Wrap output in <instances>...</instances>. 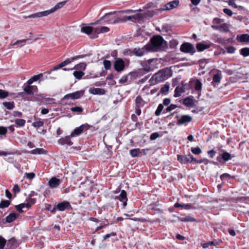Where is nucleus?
<instances>
[{"label": "nucleus", "mask_w": 249, "mask_h": 249, "mask_svg": "<svg viewBox=\"0 0 249 249\" xmlns=\"http://www.w3.org/2000/svg\"><path fill=\"white\" fill-rule=\"evenodd\" d=\"M9 95L8 92L0 89V99H4L6 98Z\"/></svg>", "instance_id": "42"}, {"label": "nucleus", "mask_w": 249, "mask_h": 249, "mask_svg": "<svg viewBox=\"0 0 249 249\" xmlns=\"http://www.w3.org/2000/svg\"><path fill=\"white\" fill-rule=\"evenodd\" d=\"M33 86H27L24 88V91L27 92L28 94H31L32 93L33 90Z\"/></svg>", "instance_id": "50"}, {"label": "nucleus", "mask_w": 249, "mask_h": 249, "mask_svg": "<svg viewBox=\"0 0 249 249\" xmlns=\"http://www.w3.org/2000/svg\"><path fill=\"white\" fill-rule=\"evenodd\" d=\"M169 88L170 85L166 84L161 88L160 92L162 94H166L169 91Z\"/></svg>", "instance_id": "33"}, {"label": "nucleus", "mask_w": 249, "mask_h": 249, "mask_svg": "<svg viewBox=\"0 0 249 249\" xmlns=\"http://www.w3.org/2000/svg\"><path fill=\"white\" fill-rule=\"evenodd\" d=\"M177 107V106H176V105L172 104L166 108V111L167 112H170V111L175 109Z\"/></svg>", "instance_id": "61"}, {"label": "nucleus", "mask_w": 249, "mask_h": 249, "mask_svg": "<svg viewBox=\"0 0 249 249\" xmlns=\"http://www.w3.org/2000/svg\"><path fill=\"white\" fill-rule=\"evenodd\" d=\"M189 159H190V163L194 162L195 163L200 164V163H201L203 162H205L206 164H207L209 162V160H208L205 159H202V160H197L191 154H189Z\"/></svg>", "instance_id": "20"}, {"label": "nucleus", "mask_w": 249, "mask_h": 249, "mask_svg": "<svg viewBox=\"0 0 249 249\" xmlns=\"http://www.w3.org/2000/svg\"><path fill=\"white\" fill-rule=\"evenodd\" d=\"M15 123L20 126H23L25 124V121L23 119H16Z\"/></svg>", "instance_id": "48"}, {"label": "nucleus", "mask_w": 249, "mask_h": 249, "mask_svg": "<svg viewBox=\"0 0 249 249\" xmlns=\"http://www.w3.org/2000/svg\"><path fill=\"white\" fill-rule=\"evenodd\" d=\"M71 110L73 112H81L83 111V109L80 107H75L71 108Z\"/></svg>", "instance_id": "53"}, {"label": "nucleus", "mask_w": 249, "mask_h": 249, "mask_svg": "<svg viewBox=\"0 0 249 249\" xmlns=\"http://www.w3.org/2000/svg\"><path fill=\"white\" fill-rule=\"evenodd\" d=\"M58 143L61 145L66 144L68 145H71L72 144V142L71 141L70 136H66L59 139Z\"/></svg>", "instance_id": "16"}, {"label": "nucleus", "mask_w": 249, "mask_h": 249, "mask_svg": "<svg viewBox=\"0 0 249 249\" xmlns=\"http://www.w3.org/2000/svg\"><path fill=\"white\" fill-rule=\"evenodd\" d=\"M69 99L74 100L73 96V95H72V93L65 95L64 96V97L63 98V100H68Z\"/></svg>", "instance_id": "55"}, {"label": "nucleus", "mask_w": 249, "mask_h": 249, "mask_svg": "<svg viewBox=\"0 0 249 249\" xmlns=\"http://www.w3.org/2000/svg\"><path fill=\"white\" fill-rule=\"evenodd\" d=\"M192 117L189 115H183L180 117V118L178 119L177 124L181 125L186 123L190 122L192 121Z\"/></svg>", "instance_id": "10"}, {"label": "nucleus", "mask_w": 249, "mask_h": 249, "mask_svg": "<svg viewBox=\"0 0 249 249\" xmlns=\"http://www.w3.org/2000/svg\"><path fill=\"white\" fill-rule=\"evenodd\" d=\"M212 28L214 30H219L221 32H227L229 31V26L225 23H223L219 26L212 25Z\"/></svg>", "instance_id": "9"}, {"label": "nucleus", "mask_w": 249, "mask_h": 249, "mask_svg": "<svg viewBox=\"0 0 249 249\" xmlns=\"http://www.w3.org/2000/svg\"><path fill=\"white\" fill-rule=\"evenodd\" d=\"M66 1L60 2L51 9L40 12L36 13L31 15V17L33 18H36L47 16L49 14H52L56 11V10L63 7L66 3Z\"/></svg>", "instance_id": "2"}, {"label": "nucleus", "mask_w": 249, "mask_h": 249, "mask_svg": "<svg viewBox=\"0 0 249 249\" xmlns=\"http://www.w3.org/2000/svg\"><path fill=\"white\" fill-rule=\"evenodd\" d=\"M130 154L132 157H136L142 154V151L139 148H135L130 150Z\"/></svg>", "instance_id": "27"}, {"label": "nucleus", "mask_w": 249, "mask_h": 249, "mask_svg": "<svg viewBox=\"0 0 249 249\" xmlns=\"http://www.w3.org/2000/svg\"><path fill=\"white\" fill-rule=\"evenodd\" d=\"M221 79V74L217 73L214 74L213 76V81L215 83H219L220 82Z\"/></svg>", "instance_id": "39"}, {"label": "nucleus", "mask_w": 249, "mask_h": 249, "mask_svg": "<svg viewBox=\"0 0 249 249\" xmlns=\"http://www.w3.org/2000/svg\"><path fill=\"white\" fill-rule=\"evenodd\" d=\"M124 17L125 19V22L126 21H131L134 22L140 20L142 18V15L140 13H136L131 16H124Z\"/></svg>", "instance_id": "5"}, {"label": "nucleus", "mask_w": 249, "mask_h": 249, "mask_svg": "<svg viewBox=\"0 0 249 249\" xmlns=\"http://www.w3.org/2000/svg\"><path fill=\"white\" fill-rule=\"evenodd\" d=\"M18 216V214L15 213H10L9 215L6 216V220L7 222L10 223L15 220L17 217Z\"/></svg>", "instance_id": "28"}, {"label": "nucleus", "mask_w": 249, "mask_h": 249, "mask_svg": "<svg viewBox=\"0 0 249 249\" xmlns=\"http://www.w3.org/2000/svg\"><path fill=\"white\" fill-rule=\"evenodd\" d=\"M70 206L69 203L67 201H63L58 203L56 205L57 209L60 211H64L67 207Z\"/></svg>", "instance_id": "22"}, {"label": "nucleus", "mask_w": 249, "mask_h": 249, "mask_svg": "<svg viewBox=\"0 0 249 249\" xmlns=\"http://www.w3.org/2000/svg\"><path fill=\"white\" fill-rule=\"evenodd\" d=\"M6 241L2 237L0 236V249H3L6 244Z\"/></svg>", "instance_id": "47"}, {"label": "nucleus", "mask_w": 249, "mask_h": 249, "mask_svg": "<svg viewBox=\"0 0 249 249\" xmlns=\"http://www.w3.org/2000/svg\"><path fill=\"white\" fill-rule=\"evenodd\" d=\"M179 4L178 0H173L167 3L164 6V7L161 9V11L169 10L176 8Z\"/></svg>", "instance_id": "7"}, {"label": "nucleus", "mask_w": 249, "mask_h": 249, "mask_svg": "<svg viewBox=\"0 0 249 249\" xmlns=\"http://www.w3.org/2000/svg\"><path fill=\"white\" fill-rule=\"evenodd\" d=\"M109 31V28L106 26H101L94 28V33L95 35L103 34Z\"/></svg>", "instance_id": "12"}, {"label": "nucleus", "mask_w": 249, "mask_h": 249, "mask_svg": "<svg viewBox=\"0 0 249 249\" xmlns=\"http://www.w3.org/2000/svg\"><path fill=\"white\" fill-rule=\"evenodd\" d=\"M180 50L182 52L185 53H194L196 52L194 46L188 42L183 43L180 46Z\"/></svg>", "instance_id": "3"}, {"label": "nucleus", "mask_w": 249, "mask_h": 249, "mask_svg": "<svg viewBox=\"0 0 249 249\" xmlns=\"http://www.w3.org/2000/svg\"><path fill=\"white\" fill-rule=\"evenodd\" d=\"M159 137V134L158 133H154L151 134L150 136V139L151 140H154Z\"/></svg>", "instance_id": "64"}, {"label": "nucleus", "mask_w": 249, "mask_h": 249, "mask_svg": "<svg viewBox=\"0 0 249 249\" xmlns=\"http://www.w3.org/2000/svg\"><path fill=\"white\" fill-rule=\"evenodd\" d=\"M146 47V46H145V47L142 48H135L133 50V54L138 56H142L143 55L147 52Z\"/></svg>", "instance_id": "11"}, {"label": "nucleus", "mask_w": 249, "mask_h": 249, "mask_svg": "<svg viewBox=\"0 0 249 249\" xmlns=\"http://www.w3.org/2000/svg\"><path fill=\"white\" fill-rule=\"evenodd\" d=\"M240 53L244 56L249 55V48H244L240 50Z\"/></svg>", "instance_id": "38"}, {"label": "nucleus", "mask_w": 249, "mask_h": 249, "mask_svg": "<svg viewBox=\"0 0 249 249\" xmlns=\"http://www.w3.org/2000/svg\"><path fill=\"white\" fill-rule=\"evenodd\" d=\"M120 22H125V19L124 17L119 18H117L114 20L113 22H112V23L115 24Z\"/></svg>", "instance_id": "57"}, {"label": "nucleus", "mask_w": 249, "mask_h": 249, "mask_svg": "<svg viewBox=\"0 0 249 249\" xmlns=\"http://www.w3.org/2000/svg\"><path fill=\"white\" fill-rule=\"evenodd\" d=\"M172 75V71L168 69H164L160 70L157 73H155L152 77V79L155 81L156 83H159L163 81Z\"/></svg>", "instance_id": "1"}, {"label": "nucleus", "mask_w": 249, "mask_h": 249, "mask_svg": "<svg viewBox=\"0 0 249 249\" xmlns=\"http://www.w3.org/2000/svg\"><path fill=\"white\" fill-rule=\"evenodd\" d=\"M27 39H21V40H18L17 41L15 42L14 43L11 44L12 45H16L17 44H21L20 46H23L24 44H25L26 42V41Z\"/></svg>", "instance_id": "49"}, {"label": "nucleus", "mask_w": 249, "mask_h": 249, "mask_svg": "<svg viewBox=\"0 0 249 249\" xmlns=\"http://www.w3.org/2000/svg\"><path fill=\"white\" fill-rule=\"evenodd\" d=\"M183 104L187 107H194L195 106L194 100L190 97L184 99L183 100Z\"/></svg>", "instance_id": "25"}, {"label": "nucleus", "mask_w": 249, "mask_h": 249, "mask_svg": "<svg viewBox=\"0 0 249 249\" xmlns=\"http://www.w3.org/2000/svg\"><path fill=\"white\" fill-rule=\"evenodd\" d=\"M227 51L229 53H232L235 51V48L232 46L228 47L227 48Z\"/></svg>", "instance_id": "62"}, {"label": "nucleus", "mask_w": 249, "mask_h": 249, "mask_svg": "<svg viewBox=\"0 0 249 249\" xmlns=\"http://www.w3.org/2000/svg\"><path fill=\"white\" fill-rule=\"evenodd\" d=\"M227 2L229 4V5L232 7L234 8H237L238 7L242 8V6H238L236 3H235V0H228L227 1Z\"/></svg>", "instance_id": "37"}, {"label": "nucleus", "mask_w": 249, "mask_h": 249, "mask_svg": "<svg viewBox=\"0 0 249 249\" xmlns=\"http://www.w3.org/2000/svg\"><path fill=\"white\" fill-rule=\"evenodd\" d=\"M43 103L44 104H53L54 103V100L51 98H45L43 100Z\"/></svg>", "instance_id": "43"}, {"label": "nucleus", "mask_w": 249, "mask_h": 249, "mask_svg": "<svg viewBox=\"0 0 249 249\" xmlns=\"http://www.w3.org/2000/svg\"><path fill=\"white\" fill-rule=\"evenodd\" d=\"M223 12L225 14L228 15L229 16H231L232 15V11L228 8H225L223 9Z\"/></svg>", "instance_id": "56"}, {"label": "nucleus", "mask_w": 249, "mask_h": 249, "mask_svg": "<svg viewBox=\"0 0 249 249\" xmlns=\"http://www.w3.org/2000/svg\"><path fill=\"white\" fill-rule=\"evenodd\" d=\"M179 220L182 222H193L195 221L196 219L192 217L186 216L184 217H180L179 218Z\"/></svg>", "instance_id": "34"}, {"label": "nucleus", "mask_w": 249, "mask_h": 249, "mask_svg": "<svg viewBox=\"0 0 249 249\" xmlns=\"http://www.w3.org/2000/svg\"><path fill=\"white\" fill-rule=\"evenodd\" d=\"M94 28L89 26H82L81 27V32L87 35H90L92 32L94 33Z\"/></svg>", "instance_id": "17"}, {"label": "nucleus", "mask_w": 249, "mask_h": 249, "mask_svg": "<svg viewBox=\"0 0 249 249\" xmlns=\"http://www.w3.org/2000/svg\"><path fill=\"white\" fill-rule=\"evenodd\" d=\"M151 42L154 47H158L162 44L163 39L160 36H156L151 39Z\"/></svg>", "instance_id": "8"}, {"label": "nucleus", "mask_w": 249, "mask_h": 249, "mask_svg": "<svg viewBox=\"0 0 249 249\" xmlns=\"http://www.w3.org/2000/svg\"><path fill=\"white\" fill-rule=\"evenodd\" d=\"M237 39L241 42H249V35L248 34H243L240 36H237Z\"/></svg>", "instance_id": "24"}, {"label": "nucleus", "mask_w": 249, "mask_h": 249, "mask_svg": "<svg viewBox=\"0 0 249 249\" xmlns=\"http://www.w3.org/2000/svg\"><path fill=\"white\" fill-rule=\"evenodd\" d=\"M10 204V201L7 200H2L0 203V208H5L8 207Z\"/></svg>", "instance_id": "35"}, {"label": "nucleus", "mask_w": 249, "mask_h": 249, "mask_svg": "<svg viewBox=\"0 0 249 249\" xmlns=\"http://www.w3.org/2000/svg\"><path fill=\"white\" fill-rule=\"evenodd\" d=\"M114 67L115 70L118 72L123 71L124 68V62L122 59L117 58L114 62Z\"/></svg>", "instance_id": "4"}, {"label": "nucleus", "mask_w": 249, "mask_h": 249, "mask_svg": "<svg viewBox=\"0 0 249 249\" xmlns=\"http://www.w3.org/2000/svg\"><path fill=\"white\" fill-rule=\"evenodd\" d=\"M223 20L218 18H214L213 20V25L219 26L220 24L223 23Z\"/></svg>", "instance_id": "40"}, {"label": "nucleus", "mask_w": 249, "mask_h": 249, "mask_svg": "<svg viewBox=\"0 0 249 249\" xmlns=\"http://www.w3.org/2000/svg\"><path fill=\"white\" fill-rule=\"evenodd\" d=\"M87 66V64L84 62L80 63L77 65H75L74 67L70 69L71 70H75L76 71H83L85 70Z\"/></svg>", "instance_id": "21"}, {"label": "nucleus", "mask_w": 249, "mask_h": 249, "mask_svg": "<svg viewBox=\"0 0 249 249\" xmlns=\"http://www.w3.org/2000/svg\"><path fill=\"white\" fill-rule=\"evenodd\" d=\"M62 180L56 178V177H52L48 181V185L51 188L57 187L61 183Z\"/></svg>", "instance_id": "6"}, {"label": "nucleus", "mask_w": 249, "mask_h": 249, "mask_svg": "<svg viewBox=\"0 0 249 249\" xmlns=\"http://www.w3.org/2000/svg\"><path fill=\"white\" fill-rule=\"evenodd\" d=\"M163 106L162 104H160L158 106V108H157V110L155 111V115L156 116L160 115V113H161V112L163 110Z\"/></svg>", "instance_id": "45"}, {"label": "nucleus", "mask_w": 249, "mask_h": 249, "mask_svg": "<svg viewBox=\"0 0 249 249\" xmlns=\"http://www.w3.org/2000/svg\"><path fill=\"white\" fill-rule=\"evenodd\" d=\"M83 131V130L82 129V128L80 127V126L76 128L73 130V131H72V132L71 133L70 136H71V137H74V136H75V135H79L80 133H81Z\"/></svg>", "instance_id": "31"}, {"label": "nucleus", "mask_w": 249, "mask_h": 249, "mask_svg": "<svg viewBox=\"0 0 249 249\" xmlns=\"http://www.w3.org/2000/svg\"><path fill=\"white\" fill-rule=\"evenodd\" d=\"M62 67H63V65H62V64L61 63L59 64H58V65L53 67V69L48 72V73H50L51 72V71H53L57 70L60 69Z\"/></svg>", "instance_id": "58"}, {"label": "nucleus", "mask_w": 249, "mask_h": 249, "mask_svg": "<svg viewBox=\"0 0 249 249\" xmlns=\"http://www.w3.org/2000/svg\"><path fill=\"white\" fill-rule=\"evenodd\" d=\"M43 122L41 121L35 122L33 123V126L35 127H40L43 125Z\"/></svg>", "instance_id": "52"}, {"label": "nucleus", "mask_w": 249, "mask_h": 249, "mask_svg": "<svg viewBox=\"0 0 249 249\" xmlns=\"http://www.w3.org/2000/svg\"><path fill=\"white\" fill-rule=\"evenodd\" d=\"M81 56H80V55L74 56V57H71V58H69V59H66V60H65L63 62H61V64H62V65H63V66L64 67V66H66V65L70 64L71 62H72L74 60H76V59H77L78 58H81Z\"/></svg>", "instance_id": "26"}, {"label": "nucleus", "mask_w": 249, "mask_h": 249, "mask_svg": "<svg viewBox=\"0 0 249 249\" xmlns=\"http://www.w3.org/2000/svg\"><path fill=\"white\" fill-rule=\"evenodd\" d=\"M25 175L27 178L30 179H32L35 177V174L33 172L26 173Z\"/></svg>", "instance_id": "54"}, {"label": "nucleus", "mask_w": 249, "mask_h": 249, "mask_svg": "<svg viewBox=\"0 0 249 249\" xmlns=\"http://www.w3.org/2000/svg\"><path fill=\"white\" fill-rule=\"evenodd\" d=\"M119 199L120 201L123 202V206L124 207H125L127 204V197L125 191L124 190H122L121 191V193L119 196Z\"/></svg>", "instance_id": "19"}, {"label": "nucleus", "mask_w": 249, "mask_h": 249, "mask_svg": "<svg viewBox=\"0 0 249 249\" xmlns=\"http://www.w3.org/2000/svg\"><path fill=\"white\" fill-rule=\"evenodd\" d=\"M222 158L225 161H227L231 159V155L228 152H224L221 155Z\"/></svg>", "instance_id": "41"}, {"label": "nucleus", "mask_w": 249, "mask_h": 249, "mask_svg": "<svg viewBox=\"0 0 249 249\" xmlns=\"http://www.w3.org/2000/svg\"><path fill=\"white\" fill-rule=\"evenodd\" d=\"M211 47V45L204 43H199L196 45V49L198 51H203L204 50L207 49Z\"/></svg>", "instance_id": "23"}, {"label": "nucleus", "mask_w": 249, "mask_h": 249, "mask_svg": "<svg viewBox=\"0 0 249 249\" xmlns=\"http://www.w3.org/2000/svg\"><path fill=\"white\" fill-rule=\"evenodd\" d=\"M201 87H202V84L201 83V82L198 80H197L196 82V84H195V89L196 90H199L201 89Z\"/></svg>", "instance_id": "51"}, {"label": "nucleus", "mask_w": 249, "mask_h": 249, "mask_svg": "<svg viewBox=\"0 0 249 249\" xmlns=\"http://www.w3.org/2000/svg\"><path fill=\"white\" fill-rule=\"evenodd\" d=\"M80 126L82 128L83 131L87 130L89 129L90 128L89 125L88 124H82V125H81Z\"/></svg>", "instance_id": "63"}, {"label": "nucleus", "mask_w": 249, "mask_h": 249, "mask_svg": "<svg viewBox=\"0 0 249 249\" xmlns=\"http://www.w3.org/2000/svg\"><path fill=\"white\" fill-rule=\"evenodd\" d=\"M31 154L36 155V154H45L46 153V151L42 148H36L30 152Z\"/></svg>", "instance_id": "29"}, {"label": "nucleus", "mask_w": 249, "mask_h": 249, "mask_svg": "<svg viewBox=\"0 0 249 249\" xmlns=\"http://www.w3.org/2000/svg\"><path fill=\"white\" fill-rule=\"evenodd\" d=\"M3 106L8 109H12L14 107V104L13 102H3Z\"/></svg>", "instance_id": "36"}, {"label": "nucleus", "mask_w": 249, "mask_h": 249, "mask_svg": "<svg viewBox=\"0 0 249 249\" xmlns=\"http://www.w3.org/2000/svg\"><path fill=\"white\" fill-rule=\"evenodd\" d=\"M84 91L83 90H80L77 91L75 92H73L72 95L73 96V99H77L79 98H80L81 96H82L84 94Z\"/></svg>", "instance_id": "32"}, {"label": "nucleus", "mask_w": 249, "mask_h": 249, "mask_svg": "<svg viewBox=\"0 0 249 249\" xmlns=\"http://www.w3.org/2000/svg\"><path fill=\"white\" fill-rule=\"evenodd\" d=\"M84 74L85 73L83 71H80L76 70L73 72V75L74 76V77L76 79L78 80L81 79L82 77L84 76Z\"/></svg>", "instance_id": "30"}, {"label": "nucleus", "mask_w": 249, "mask_h": 249, "mask_svg": "<svg viewBox=\"0 0 249 249\" xmlns=\"http://www.w3.org/2000/svg\"><path fill=\"white\" fill-rule=\"evenodd\" d=\"M89 92L94 95H103L105 93V91L101 88H90L89 89Z\"/></svg>", "instance_id": "13"}, {"label": "nucleus", "mask_w": 249, "mask_h": 249, "mask_svg": "<svg viewBox=\"0 0 249 249\" xmlns=\"http://www.w3.org/2000/svg\"><path fill=\"white\" fill-rule=\"evenodd\" d=\"M152 61V59H149L145 63V64L143 65L142 70L145 72H148L154 70V68L151 64Z\"/></svg>", "instance_id": "14"}, {"label": "nucleus", "mask_w": 249, "mask_h": 249, "mask_svg": "<svg viewBox=\"0 0 249 249\" xmlns=\"http://www.w3.org/2000/svg\"><path fill=\"white\" fill-rule=\"evenodd\" d=\"M13 192L16 194L17 193H18L20 192V189L19 188V186L18 184H15L13 188Z\"/></svg>", "instance_id": "59"}, {"label": "nucleus", "mask_w": 249, "mask_h": 249, "mask_svg": "<svg viewBox=\"0 0 249 249\" xmlns=\"http://www.w3.org/2000/svg\"><path fill=\"white\" fill-rule=\"evenodd\" d=\"M104 66L105 69L108 70L111 67V62L109 60H105L103 62Z\"/></svg>", "instance_id": "46"}, {"label": "nucleus", "mask_w": 249, "mask_h": 249, "mask_svg": "<svg viewBox=\"0 0 249 249\" xmlns=\"http://www.w3.org/2000/svg\"><path fill=\"white\" fill-rule=\"evenodd\" d=\"M185 88L183 85L178 86L175 90L174 96L177 97L181 96V94L185 92Z\"/></svg>", "instance_id": "18"}, {"label": "nucleus", "mask_w": 249, "mask_h": 249, "mask_svg": "<svg viewBox=\"0 0 249 249\" xmlns=\"http://www.w3.org/2000/svg\"><path fill=\"white\" fill-rule=\"evenodd\" d=\"M191 151L193 154L195 155H198L200 154L202 152L200 148L198 147H192L191 148Z\"/></svg>", "instance_id": "44"}, {"label": "nucleus", "mask_w": 249, "mask_h": 249, "mask_svg": "<svg viewBox=\"0 0 249 249\" xmlns=\"http://www.w3.org/2000/svg\"><path fill=\"white\" fill-rule=\"evenodd\" d=\"M7 131L6 127L3 126H0V134L5 135L6 134Z\"/></svg>", "instance_id": "60"}, {"label": "nucleus", "mask_w": 249, "mask_h": 249, "mask_svg": "<svg viewBox=\"0 0 249 249\" xmlns=\"http://www.w3.org/2000/svg\"><path fill=\"white\" fill-rule=\"evenodd\" d=\"M178 160L182 164L190 163L189 154L188 156H183L181 155H178Z\"/></svg>", "instance_id": "15"}]
</instances>
